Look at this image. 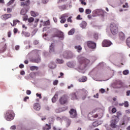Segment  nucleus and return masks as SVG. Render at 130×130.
Segmentation results:
<instances>
[{
    "label": "nucleus",
    "mask_w": 130,
    "mask_h": 130,
    "mask_svg": "<svg viewBox=\"0 0 130 130\" xmlns=\"http://www.w3.org/2000/svg\"><path fill=\"white\" fill-rule=\"evenodd\" d=\"M54 86H56L58 84V80H54L53 82Z\"/></svg>",
    "instance_id": "nucleus-44"
},
{
    "label": "nucleus",
    "mask_w": 130,
    "mask_h": 130,
    "mask_svg": "<svg viewBox=\"0 0 130 130\" xmlns=\"http://www.w3.org/2000/svg\"><path fill=\"white\" fill-rule=\"evenodd\" d=\"M56 36L58 37L60 40H63V38H64L63 37V32L61 31H59Z\"/></svg>",
    "instance_id": "nucleus-13"
},
{
    "label": "nucleus",
    "mask_w": 130,
    "mask_h": 130,
    "mask_svg": "<svg viewBox=\"0 0 130 130\" xmlns=\"http://www.w3.org/2000/svg\"><path fill=\"white\" fill-rule=\"evenodd\" d=\"M13 9L12 8H7V13H12Z\"/></svg>",
    "instance_id": "nucleus-47"
},
{
    "label": "nucleus",
    "mask_w": 130,
    "mask_h": 130,
    "mask_svg": "<svg viewBox=\"0 0 130 130\" xmlns=\"http://www.w3.org/2000/svg\"><path fill=\"white\" fill-rule=\"evenodd\" d=\"M67 66L68 67H69V68H73V65H72V64L71 63V62H69L67 63Z\"/></svg>",
    "instance_id": "nucleus-51"
},
{
    "label": "nucleus",
    "mask_w": 130,
    "mask_h": 130,
    "mask_svg": "<svg viewBox=\"0 0 130 130\" xmlns=\"http://www.w3.org/2000/svg\"><path fill=\"white\" fill-rule=\"evenodd\" d=\"M59 102L60 104L63 105L66 104L67 102H68V99L67 98V96L63 95L62 96L59 100Z\"/></svg>",
    "instance_id": "nucleus-8"
},
{
    "label": "nucleus",
    "mask_w": 130,
    "mask_h": 130,
    "mask_svg": "<svg viewBox=\"0 0 130 130\" xmlns=\"http://www.w3.org/2000/svg\"><path fill=\"white\" fill-rule=\"evenodd\" d=\"M20 21L19 20H14L13 21V23H11V25L16 26L17 23H19Z\"/></svg>",
    "instance_id": "nucleus-25"
},
{
    "label": "nucleus",
    "mask_w": 130,
    "mask_h": 130,
    "mask_svg": "<svg viewBox=\"0 0 130 130\" xmlns=\"http://www.w3.org/2000/svg\"><path fill=\"white\" fill-rule=\"evenodd\" d=\"M94 39H96V40H97V39H98V34H94Z\"/></svg>",
    "instance_id": "nucleus-57"
},
{
    "label": "nucleus",
    "mask_w": 130,
    "mask_h": 130,
    "mask_svg": "<svg viewBox=\"0 0 130 130\" xmlns=\"http://www.w3.org/2000/svg\"><path fill=\"white\" fill-rule=\"evenodd\" d=\"M100 92H101V93H102V94H103V93L105 92V89L102 88L100 90Z\"/></svg>",
    "instance_id": "nucleus-59"
},
{
    "label": "nucleus",
    "mask_w": 130,
    "mask_h": 130,
    "mask_svg": "<svg viewBox=\"0 0 130 130\" xmlns=\"http://www.w3.org/2000/svg\"><path fill=\"white\" fill-rule=\"evenodd\" d=\"M5 119L8 121L13 120L15 117V114L12 110H8L7 111L6 114L5 115Z\"/></svg>",
    "instance_id": "nucleus-2"
},
{
    "label": "nucleus",
    "mask_w": 130,
    "mask_h": 130,
    "mask_svg": "<svg viewBox=\"0 0 130 130\" xmlns=\"http://www.w3.org/2000/svg\"><path fill=\"white\" fill-rule=\"evenodd\" d=\"M30 15L32 17H37V16L39 15V13H38V12L31 11Z\"/></svg>",
    "instance_id": "nucleus-24"
},
{
    "label": "nucleus",
    "mask_w": 130,
    "mask_h": 130,
    "mask_svg": "<svg viewBox=\"0 0 130 130\" xmlns=\"http://www.w3.org/2000/svg\"><path fill=\"white\" fill-rule=\"evenodd\" d=\"M98 116H99L98 114H96L94 115L91 116V117H89V119L90 120H94V118H97Z\"/></svg>",
    "instance_id": "nucleus-26"
},
{
    "label": "nucleus",
    "mask_w": 130,
    "mask_h": 130,
    "mask_svg": "<svg viewBox=\"0 0 130 130\" xmlns=\"http://www.w3.org/2000/svg\"><path fill=\"white\" fill-rule=\"evenodd\" d=\"M93 97H94V98H97V99L99 98V94L96 93V94H94L93 95Z\"/></svg>",
    "instance_id": "nucleus-55"
},
{
    "label": "nucleus",
    "mask_w": 130,
    "mask_h": 130,
    "mask_svg": "<svg viewBox=\"0 0 130 130\" xmlns=\"http://www.w3.org/2000/svg\"><path fill=\"white\" fill-rule=\"evenodd\" d=\"M114 89H120L123 86V82L121 80H116L112 85Z\"/></svg>",
    "instance_id": "nucleus-5"
},
{
    "label": "nucleus",
    "mask_w": 130,
    "mask_h": 130,
    "mask_svg": "<svg viewBox=\"0 0 130 130\" xmlns=\"http://www.w3.org/2000/svg\"><path fill=\"white\" fill-rule=\"evenodd\" d=\"M38 43H39V42L38 41H37V40H36V41H35L34 42V44L35 45H36L38 44Z\"/></svg>",
    "instance_id": "nucleus-62"
},
{
    "label": "nucleus",
    "mask_w": 130,
    "mask_h": 130,
    "mask_svg": "<svg viewBox=\"0 0 130 130\" xmlns=\"http://www.w3.org/2000/svg\"><path fill=\"white\" fill-rule=\"evenodd\" d=\"M77 59L81 65V66L78 68V72L79 73H82L84 74L85 72L84 71V69L87 66H89L90 64V60L86 59V58L83 57L82 55H79L77 57Z\"/></svg>",
    "instance_id": "nucleus-1"
},
{
    "label": "nucleus",
    "mask_w": 130,
    "mask_h": 130,
    "mask_svg": "<svg viewBox=\"0 0 130 130\" xmlns=\"http://www.w3.org/2000/svg\"><path fill=\"white\" fill-rule=\"evenodd\" d=\"M81 92H82L83 94H84V98H82V99L84 100L86 96H87V94H88V91H87V90H86L85 89H82L81 90Z\"/></svg>",
    "instance_id": "nucleus-20"
},
{
    "label": "nucleus",
    "mask_w": 130,
    "mask_h": 130,
    "mask_svg": "<svg viewBox=\"0 0 130 130\" xmlns=\"http://www.w3.org/2000/svg\"><path fill=\"white\" fill-rule=\"evenodd\" d=\"M87 46L89 47V48L95 49V48H96V43L93 41H89L87 42Z\"/></svg>",
    "instance_id": "nucleus-7"
},
{
    "label": "nucleus",
    "mask_w": 130,
    "mask_h": 130,
    "mask_svg": "<svg viewBox=\"0 0 130 130\" xmlns=\"http://www.w3.org/2000/svg\"><path fill=\"white\" fill-rule=\"evenodd\" d=\"M123 8H128V4H127V3H126L125 5H123Z\"/></svg>",
    "instance_id": "nucleus-52"
},
{
    "label": "nucleus",
    "mask_w": 130,
    "mask_h": 130,
    "mask_svg": "<svg viewBox=\"0 0 130 130\" xmlns=\"http://www.w3.org/2000/svg\"><path fill=\"white\" fill-rule=\"evenodd\" d=\"M130 95V90H128L126 91V96H129Z\"/></svg>",
    "instance_id": "nucleus-64"
},
{
    "label": "nucleus",
    "mask_w": 130,
    "mask_h": 130,
    "mask_svg": "<svg viewBox=\"0 0 130 130\" xmlns=\"http://www.w3.org/2000/svg\"><path fill=\"white\" fill-rule=\"evenodd\" d=\"M12 17V14H4L2 15L1 17L3 20H8V19H10Z\"/></svg>",
    "instance_id": "nucleus-12"
},
{
    "label": "nucleus",
    "mask_w": 130,
    "mask_h": 130,
    "mask_svg": "<svg viewBox=\"0 0 130 130\" xmlns=\"http://www.w3.org/2000/svg\"><path fill=\"white\" fill-rule=\"evenodd\" d=\"M112 112L113 113H115V112H116V109L115 108H113L112 109Z\"/></svg>",
    "instance_id": "nucleus-56"
},
{
    "label": "nucleus",
    "mask_w": 130,
    "mask_h": 130,
    "mask_svg": "<svg viewBox=\"0 0 130 130\" xmlns=\"http://www.w3.org/2000/svg\"><path fill=\"white\" fill-rule=\"evenodd\" d=\"M36 33H37V29H35L32 32H31V36L32 37V36H34V35H35V34H36Z\"/></svg>",
    "instance_id": "nucleus-41"
},
{
    "label": "nucleus",
    "mask_w": 130,
    "mask_h": 130,
    "mask_svg": "<svg viewBox=\"0 0 130 130\" xmlns=\"http://www.w3.org/2000/svg\"><path fill=\"white\" fill-rule=\"evenodd\" d=\"M75 49H77V50H78L79 51H81V50H82V48L81 46H75Z\"/></svg>",
    "instance_id": "nucleus-35"
},
{
    "label": "nucleus",
    "mask_w": 130,
    "mask_h": 130,
    "mask_svg": "<svg viewBox=\"0 0 130 130\" xmlns=\"http://www.w3.org/2000/svg\"><path fill=\"white\" fill-rule=\"evenodd\" d=\"M119 38L120 40L123 41L125 39V37L124 36V34L123 32H120L119 34Z\"/></svg>",
    "instance_id": "nucleus-21"
},
{
    "label": "nucleus",
    "mask_w": 130,
    "mask_h": 130,
    "mask_svg": "<svg viewBox=\"0 0 130 130\" xmlns=\"http://www.w3.org/2000/svg\"><path fill=\"white\" fill-rule=\"evenodd\" d=\"M129 71L128 70H125L123 72V74L125 75H128Z\"/></svg>",
    "instance_id": "nucleus-46"
},
{
    "label": "nucleus",
    "mask_w": 130,
    "mask_h": 130,
    "mask_svg": "<svg viewBox=\"0 0 130 130\" xmlns=\"http://www.w3.org/2000/svg\"><path fill=\"white\" fill-rule=\"evenodd\" d=\"M70 96L72 100H77V99H78V96H77V94L76 93H71Z\"/></svg>",
    "instance_id": "nucleus-17"
},
{
    "label": "nucleus",
    "mask_w": 130,
    "mask_h": 130,
    "mask_svg": "<svg viewBox=\"0 0 130 130\" xmlns=\"http://www.w3.org/2000/svg\"><path fill=\"white\" fill-rule=\"evenodd\" d=\"M79 82H80L81 83H84V82H86L87 81V77L84 76L82 77L81 78H80L78 80Z\"/></svg>",
    "instance_id": "nucleus-22"
},
{
    "label": "nucleus",
    "mask_w": 130,
    "mask_h": 130,
    "mask_svg": "<svg viewBox=\"0 0 130 130\" xmlns=\"http://www.w3.org/2000/svg\"><path fill=\"white\" fill-rule=\"evenodd\" d=\"M56 67L55 64L52 63H50L49 65V68L52 69H55Z\"/></svg>",
    "instance_id": "nucleus-28"
},
{
    "label": "nucleus",
    "mask_w": 130,
    "mask_h": 130,
    "mask_svg": "<svg viewBox=\"0 0 130 130\" xmlns=\"http://www.w3.org/2000/svg\"><path fill=\"white\" fill-rule=\"evenodd\" d=\"M60 19H61L60 21L61 24H64V23H66V22H67V19L66 18H62Z\"/></svg>",
    "instance_id": "nucleus-37"
},
{
    "label": "nucleus",
    "mask_w": 130,
    "mask_h": 130,
    "mask_svg": "<svg viewBox=\"0 0 130 130\" xmlns=\"http://www.w3.org/2000/svg\"><path fill=\"white\" fill-rule=\"evenodd\" d=\"M34 108L35 110L39 111L41 107H40V105L39 103H36L34 105Z\"/></svg>",
    "instance_id": "nucleus-15"
},
{
    "label": "nucleus",
    "mask_w": 130,
    "mask_h": 130,
    "mask_svg": "<svg viewBox=\"0 0 130 130\" xmlns=\"http://www.w3.org/2000/svg\"><path fill=\"white\" fill-rule=\"evenodd\" d=\"M112 44V43L111 42L107 40H105L102 44V45L103 47H109V46H110Z\"/></svg>",
    "instance_id": "nucleus-9"
},
{
    "label": "nucleus",
    "mask_w": 130,
    "mask_h": 130,
    "mask_svg": "<svg viewBox=\"0 0 130 130\" xmlns=\"http://www.w3.org/2000/svg\"><path fill=\"white\" fill-rule=\"evenodd\" d=\"M36 96L37 97H39L40 98V99H41V98H42V96H41V94H39V93H37L36 94Z\"/></svg>",
    "instance_id": "nucleus-54"
},
{
    "label": "nucleus",
    "mask_w": 130,
    "mask_h": 130,
    "mask_svg": "<svg viewBox=\"0 0 130 130\" xmlns=\"http://www.w3.org/2000/svg\"><path fill=\"white\" fill-rule=\"evenodd\" d=\"M74 33H75V29L73 28L69 31L68 34L69 35H73Z\"/></svg>",
    "instance_id": "nucleus-33"
},
{
    "label": "nucleus",
    "mask_w": 130,
    "mask_h": 130,
    "mask_svg": "<svg viewBox=\"0 0 130 130\" xmlns=\"http://www.w3.org/2000/svg\"><path fill=\"white\" fill-rule=\"evenodd\" d=\"M30 71H37L38 70V67L36 66H31L30 67Z\"/></svg>",
    "instance_id": "nucleus-30"
},
{
    "label": "nucleus",
    "mask_w": 130,
    "mask_h": 130,
    "mask_svg": "<svg viewBox=\"0 0 130 130\" xmlns=\"http://www.w3.org/2000/svg\"><path fill=\"white\" fill-rule=\"evenodd\" d=\"M13 31H14V34H17V32H18V29L15 28L14 29Z\"/></svg>",
    "instance_id": "nucleus-60"
},
{
    "label": "nucleus",
    "mask_w": 130,
    "mask_h": 130,
    "mask_svg": "<svg viewBox=\"0 0 130 130\" xmlns=\"http://www.w3.org/2000/svg\"><path fill=\"white\" fill-rule=\"evenodd\" d=\"M68 17H69V14L68 13H65L61 15L60 19H62V18L64 19V18H68Z\"/></svg>",
    "instance_id": "nucleus-31"
},
{
    "label": "nucleus",
    "mask_w": 130,
    "mask_h": 130,
    "mask_svg": "<svg viewBox=\"0 0 130 130\" xmlns=\"http://www.w3.org/2000/svg\"><path fill=\"white\" fill-rule=\"evenodd\" d=\"M46 126L43 127V130H49L51 128V125L50 124H46Z\"/></svg>",
    "instance_id": "nucleus-23"
},
{
    "label": "nucleus",
    "mask_w": 130,
    "mask_h": 130,
    "mask_svg": "<svg viewBox=\"0 0 130 130\" xmlns=\"http://www.w3.org/2000/svg\"><path fill=\"white\" fill-rule=\"evenodd\" d=\"M126 44L127 46L128 47H129V48H130V37L126 39Z\"/></svg>",
    "instance_id": "nucleus-29"
},
{
    "label": "nucleus",
    "mask_w": 130,
    "mask_h": 130,
    "mask_svg": "<svg viewBox=\"0 0 130 130\" xmlns=\"http://www.w3.org/2000/svg\"><path fill=\"white\" fill-rule=\"evenodd\" d=\"M80 2H81V4L82 5H84V6H86V5H87V4L86 3V2H84L85 0H80Z\"/></svg>",
    "instance_id": "nucleus-48"
},
{
    "label": "nucleus",
    "mask_w": 130,
    "mask_h": 130,
    "mask_svg": "<svg viewBox=\"0 0 130 130\" xmlns=\"http://www.w3.org/2000/svg\"><path fill=\"white\" fill-rule=\"evenodd\" d=\"M30 5V0H27L25 2H21V7L23 8H28Z\"/></svg>",
    "instance_id": "nucleus-11"
},
{
    "label": "nucleus",
    "mask_w": 130,
    "mask_h": 130,
    "mask_svg": "<svg viewBox=\"0 0 130 130\" xmlns=\"http://www.w3.org/2000/svg\"><path fill=\"white\" fill-rule=\"evenodd\" d=\"M99 123L98 122V121H95L92 123V125L93 126L96 127V126H98V125H99Z\"/></svg>",
    "instance_id": "nucleus-38"
},
{
    "label": "nucleus",
    "mask_w": 130,
    "mask_h": 130,
    "mask_svg": "<svg viewBox=\"0 0 130 130\" xmlns=\"http://www.w3.org/2000/svg\"><path fill=\"white\" fill-rule=\"evenodd\" d=\"M80 26L82 29H85L87 27V22L86 21H82L80 24Z\"/></svg>",
    "instance_id": "nucleus-19"
},
{
    "label": "nucleus",
    "mask_w": 130,
    "mask_h": 130,
    "mask_svg": "<svg viewBox=\"0 0 130 130\" xmlns=\"http://www.w3.org/2000/svg\"><path fill=\"white\" fill-rule=\"evenodd\" d=\"M26 13H27V9H22L20 12V14L22 16H25V15H26Z\"/></svg>",
    "instance_id": "nucleus-27"
},
{
    "label": "nucleus",
    "mask_w": 130,
    "mask_h": 130,
    "mask_svg": "<svg viewBox=\"0 0 130 130\" xmlns=\"http://www.w3.org/2000/svg\"><path fill=\"white\" fill-rule=\"evenodd\" d=\"M47 25H49V21H46L44 22V26H47Z\"/></svg>",
    "instance_id": "nucleus-43"
},
{
    "label": "nucleus",
    "mask_w": 130,
    "mask_h": 130,
    "mask_svg": "<svg viewBox=\"0 0 130 130\" xmlns=\"http://www.w3.org/2000/svg\"><path fill=\"white\" fill-rule=\"evenodd\" d=\"M43 4H47L48 3V0H42Z\"/></svg>",
    "instance_id": "nucleus-61"
},
{
    "label": "nucleus",
    "mask_w": 130,
    "mask_h": 130,
    "mask_svg": "<svg viewBox=\"0 0 130 130\" xmlns=\"http://www.w3.org/2000/svg\"><path fill=\"white\" fill-rule=\"evenodd\" d=\"M32 52L34 53H35L37 56V58H34L32 59V61L33 62H40L41 61V58H40L39 57V51L36 50H35V51H33Z\"/></svg>",
    "instance_id": "nucleus-6"
},
{
    "label": "nucleus",
    "mask_w": 130,
    "mask_h": 130,
    "mask_svg": "<svg viewBox=\"0 0 130 130\" xmlns=\"http://www.w3.org/2000/svg\"><path fill=\"white\" fill-rule=\"evenodd\" d=\"M98 11L100 12V15H101V16H103V17L104 16V13H105V11H104L103 10H99Z\"/></svg>",
    "instance_id": "nucleus-36"
},
{
    "label": "nucleus",
    "mask_w": 130,
    "mask_h": 130,
    "mask_svg": "<svg viewBox=\"0 0 130 130\" xmlns=\"http://www.w3.org/2000/svg\"><path fill=\"white\" fill-rule=\"evenodd\" d=\"M27 21L29 23H32V22L34 21V18L33 17H30L27 19Z\"/></svg>",
    "instance_id": "nucleus-39"
},
{
    "label": "nucleus",
    "mask_w": 130,
    "mask_h": 130,
    "mask_svg": "<svg viewBox=\"0 0 130 130\" xmlns=\"http://www.w3.org/2000/svg\"><path fill=\"white\" fill-rule=\"evenodd\" d=\"M56 63H63V61L62 59H57L56 60Z\"/></svg>",
    "instance_id": "nucleus-34"
},
{
    "label": "nucleus",
    "mask_w": 130,
    "mask_h": 130,
    "mask_svg": "<svg viewBox=\"0 0 130 130\" xmlns=\"http://www.w3.org/2000/svg\"><path fill=\"white\" fill-rule=\"evenodd\" d=\"M128 102L125 101L124 103V107H128Z\"/></svg>",
    "instance_id": "nucleus-42"
},
{
    "label": "nucleus",
    "mask_w": 130,
    "mask_h": 130,
    "mask_svg": "<svg viewBox=\"0 0 130 130\" xmlns=\"http://www.w3.org/2000/svg\"><path fill=\"white\" fill-rule=\"evenodd\" d=\"M58 8L60 10H66V9H67V6L66 5H62L60 6H58Z\"/></svg>",
    "instance_id": "nucleus-32"
},
{
    "label": "nucleus",
    "mask_w": 130,
    "mask_h": 130,
    "mask_svg": "<svg viewBox=\"0 0 130 130\" xmlns=\"http://www.w3.org/2000/svg\"><path fill=\"white\" fill-rule=\"evenodd\" d=\"M70 116L72 118H75L77 117V111L74 109H72L70 111H69Z\"/></svg>",
    "instance_id": "nucleus-10"
},
{
    "label": "nucleus",
    "mask_w": 130,
    "mask_h": 130,
    "mask_svg": "<svg viewBox=\"0 0 130 130\" xmlns=\"http://www.w3.org/2000/svg\"><path fill=\"white\" fill-rule=\"evenodd\" d=\"M79 11L80 13H84V8H80L79 9Z\"/></svg>",
    "instance_id": "nucleus-50"
},
{
    "label": "nucleus",
    "mask_w": 130,
    "mask_h": 130,
    "mask_svg": "<svg viewBox=\"0 0 130 130\" xmlns=\"http://www.w3.org/2000/svg\"><path fill=\"white\" fill-rule=\"evenodd\" d=\"M49 52L52 53L54 52V44L52 43L49 47Z\"/></svg>",
    "instance_id": "nucleus-16"
},
{
    "label": "nucleus",
    "mask_w": 130,
    "mask_h": 130,
    "mask_svg": "<svg viewBox=\"0 0 130 130\" xmlns=\"http://www.w3.org/2000/svg\"><path fill=\"white\" fill-rule=\"evenodd\" d=\"M113 119L111 121L110 126L113 128L116 127V123L119 121V118L118 116L114 115L112 116Z\"/></svg>",
    "instance_id": "nucleus-4"
},
{
    "label": "nucleus",
    "mask_w": 130,
    "mask_h": 130,
    "mask_svg": "<svg viewBox=\"0 0 130 130\" xmlns=\"http://www.w3.org/2000/svg\"><path fill=\"white\" fill-rule=\"evenodd\" d=\"M110 29L113 35H116V34L118 33V28L117 27V25L114 23H111Z\"/></svg>",
    "instance_id": "nucleus-3"
},
{
    "label": "nucleus",
    "mask_w": 130,
    "mask_h": 130,
    "mask_svg": "<svg viewBox=\"0 0 130 130\" xmlns=\"http://www.w3.org/2000/svg\"><path fill=\"white\" fill-rule=\"evenodd\" d=\"M68 22H70V23H72L73 22V20H72V17H70L68 19H67Z\"/></svg>",
    "instance_id": "nucleus-53"
},
{
    "label": "nucleus",
    "mask_w": 130,
    "mask_h": 130,
    "mask_svg": "<svg viewBox=\"0 0 130 130\" xmlns=\"http://www.w3.org/2000/svg\"><path fill=\"white\" fill-rule=\"evenodd\" d=\"M121 115V113H120V112H117V116H117L118 117V118H119V116Z\"/></svg>",
    "instance_id": "nucleus-58"
},
{
    "label": "nucleus",
    "mask_w": 130,
    "mask_h": 130,
    "mask_svg": "<svg viewBox=\"0 0 130 130\" xmlns=\"http://www.w3.org/2000/svg\"><path fill=\"white\" fill-rule=\"evenodd\" d=\"M16 129V125H13V126H12L11 127H10V129Z\"/></svg>",
    "instance_id": "nucleus-63"
},
{
    "label": "nucleus",
    "mask_w": 130,
    "mask_h": 130,
    "mask_svg": "<svg viewBox=\"0 0 130 130\" xmlns=\"http://www.w3.org/2000/svg\"><path fill=\"white\" fill-rule=\"evenodd\" d=\"M90 13H91V10H90V9H86V10H85V13H86V14H90Z\"/></svg>",
    "instance_id": "nucleus-45"
},
{
    "label": "nucleus",
    "mask_w": 130,
    "mask_h": 130,
    "mask_svg": "<svg viewBox=\"0 0 130 130\" xmlns=\"http://www.w3.org/2000/svg\"><path fill=\"white\" fill-rule=\"evenodd\" d=\"M77 20H83L82 18H81V15H78L77 17H76Z\"/></svg>",
    "instance_id": "nucleus-49"
},
{
    "label": "nucleus",
    "mask_w": 130,
    "mask_h": 130,
    "mask_svg": "<svg viewBox=\"0 0 130 130\" xmlns=\"http://www.w3.org/2000/svg\"><path fill=\"white\" fill-rule=\"evenodd\" d=\"M58 99V92H56L54 96L52 99V102L53 103H55L56 102V100Z\"/></svg>",
    "instance_id": "nucleus-14"
},
{
    "label": "nucleus",
    "mask_w": 130,
    "mask_h": 130,
    "mask_svg": "<svg viewBox=\"0 0 130 130\" xmlns=\"http://www.w3.org/2000/svg\"><path fill=\"white\" fill-rule=\"evenodd\" d=\"M21 35L22 36H24L25 37H30V34H29V32L23 30L21 32Z\"/></svg>",
    "instance_id": "nucleus-18"
},
{
    "label": "nucleus",
    "mask_w": 130,
    "mask_h": 130,
    "mask_svg": "<svg viewBox=\"0 0 130 130\" xmlns=\"http://www.w3.org/2000/svg\"><path fill=\"white\" fill-rule=\"evenodd\" d=\"M14 2H15V0H11L7 3V6H11L14 4Z\"/></svg>",
    "instance_id": "nucleus-40"
}]
</instances>
